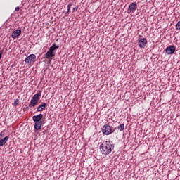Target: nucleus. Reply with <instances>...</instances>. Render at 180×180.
Listing matches in <instances>:
<instances>
[{
    "label": "nucleus",
    "mask_w": 180,
    "mask_h": 180,
    "mask_svg": "<svg viewBox=\"0 0 180 180\" xmlns=\"http://www.w3.org/2000/svg\"><path fill=\"white\" fill-rule=\"evenodd\" d=\"M58 46L56 45V44H53L48 50L46 53L45 54V57L47 58V60H49V61H51L53 60V57L56 56V49H58Z\"/></svg>",
    "instance_id": "2"
},
{
    "label": "nucleus",
    "mask_w": 180,
    "mask_h": 180,
    "mask_svg": "<svg viewBox=\"0 0 180 180\" xmlns=\"http://www.w3.org/2000/svg\"><path fill=\"white\" fill-rule=\"evenodd\" d=\"M176 49V48H175L174 46H169L166 48L165 51H166L167 54L171 55V54H174V53H175Z\"/></svg>",
    "instance_id": "8"
},
{
    "label": "nucleus",
    "mask_w": 180,
    "mask_h": 180,
    "mask_svg": "<svg viewBox=\"0 0 180 180\" xmlns=\"http://www.w3.org/2000/svg\"><path fill=\"white\" fill-rule=\"evenodd\" d=\"M9 140V136H6L4 139L0 140V147H2V146H5L8 141Z\"/></svg>",
    "instance_id": "12"
},
{
    "label": "nucleus",
    "mask_w": 180,
    "mask_h": 180,
    "mask_svg": "<svg viewBox=\"0 0 180 180\" xmlns=\"http://www.w3.org/2000/svg\"><path fill=\"white\" fill-rule=\"evenodd\" d=\"M14 105H19V100H18V99H16V100L15 101Z\"/></svg>",
    "instance_id": "18"
},
{
    "label": "nucleus",
    "mask_w": 180,
    "mask_h": 180,
    "mask_svg": "<svg viewBox=\"0 0 180 180\" xmlns=\"http://www.w3.org/2000/svg\"><path fill=\"white\" fill-rule=\"evenodd\" d=\"M2 137V133H0V139Z\"/></svg>",
    "instance_id": "21"
},
{
    "label": "nucleus",
    "mask_w": 180,
    "mask_h": 180,
    "mask_svg": "<svg viewBox=\"0 0 180 180\" xmlns=\"http://www.w3.org/2000/svg\"><path fill=\"white\" fill-rule=\"evenodd\" d=\"M46 106H47V104H46V103L41 104L37 108V112H41L43 110V109H44V108H46Z\"/></svg>",
    "instance_id": "13"
},
{
    "label": "nucleus",
    "mask_w": 180,
    "mask_h": 180,
    "mask_svg": "<svg viewBox=\"0 0 180 180\" xmlns=\"http://www.w3.org/2000/svg\"><path fill=\"white\" fill-rule=\"evenodd\" d=\"M41 97V91H40L39 93H37L34 94L32 99L30 100V103L29 104V108H34V106H37L39 103V101H40V98Z\"/></svg>",
    "instance_id": "3"
},
{
    "label": "nucleus",
    "mask_w": 180,
    "mask_h": 180,
    "mask_svg": "<svg viewBox=\"0 0 180 180\" xmlns=\"http://www.w3.org/2000/svg\"><path fill=\"white\" fill-rule=\"evenodd\" d=\"M71 6H72V3H70L68 5V9H67V11H66V13H65V16H68V13H70V11L71 9Z\"/></svg>",
    "instance_id": "14"
},
{
    "label": "nucleus",
    "mask_w": 180,
    "mask_h": 180,
    "mask_svg": "<svg viewBox=\"0 0 180 180\" xmlns=\"http://www.w3.org/2000/svg\"><path fill=\"white\" fill-rule=\"evenodd\" d=\"M113 144L110 141H105L100 145V151L103 155H109L112 151H113Z\"/></svg>",
    "instance_id": "1"
},
{
    "label": "nucleus",
    "mask_w": 180,
    "mask_h": 180,
    "mask_svg": "<svg viewBox=\"0 0 180 180\" xmlns=\"http://www.w3.org/2000/svg\"><path fill=\"white\" fill-rule=\"evenodd\" d=\"M2 54H3L2 51H0V60L1 58H2Z\"/></svg>",
    "instance_id": "20"
},
{
    "label": "nucleus",
    "mask_w": 180,
    "mask_h": 180,
    "mask_svg": "<svg viewBox=\"0 0 180 180\" xmlns=\"http://www.w3.org/2000/svg\"><path fill=\"white\" fill-rule=\"evenodd\" d=\"M78 8H79V6H76L75 8H73V12H77V11H78Z\"/></svg>",
    "instance_id": "17"
},
{
    "label": "nucleus",
    "mask_w": 180,
    "mask_h": 180,
    "mask_svg": "<svg viewBox=\"0 0 180 180\" xmlns=\"http://www.w3.org/2000/svg\"><path fill=\"white\" fill-rule=\"evenodd\" d=\"M41 126H43V121L36 122L34 123L35 130H40L41 129Z\"/></svg>",
    "instance_id": "11"
},
{
    "label": "nucleus",
    "mask_w": 180,
    "mask_h": 180,
    "mask_svg": "<svg viewBox=\"0 0 180 180\" xmlns=\"http://www.w3.org/2000/svg\"><path fill=\"white\" fill-rule=\"evenodd\" d=\"M34 60H36V55L30 54L25 59V64H32L34 63Z\"/></svg>",
    "instance_id": "6"
},
{
    "label": "nucleus",
    "mask_w": 180,
    "mask_h": 180,
    "mask_svg": "<svg viewBox=\"0 0 180 180\" xmlns=\"http://www.w3.org/2000/svg\"><path fill=\"white\" fill-rule=\"evenodd\" d=\"M41 119H43V114H39L32 117L33 122H41Z\"/></svg>",
    "instance_id": "10"
},
{
    "label": "nucleus",
    "mask_w": 180,
    "mask_h": 180,
    "mask_svg": "<svg viewBox=\"0 0 180 180\" xmlns=\"http://www.w3.org/2000/svg\"><path fill=\"white\" fill-rule=\"evenodd\" d=\"M138 46L140 49H144L147 46V39L146 38H142L138 42Z\"/></svg>",
    "instance_id": "7"
},
{
    "label": "nucleus",
    "mask_w": 180,
    "mask_h": 180,
    "mask_svg": "<svg viewBox=\"0 0 180 180\" xmlns=\"http://www.w3.org/2000/svg\"><path fill=\"white\" fill-rule=\"evenodd\" d=\"M22 34V30H16L13 32L11 37L13 39H18Z\"/></svg>",
    "instance_id": "9"
},
{
    "label": "nucleus",
    "mask_w": 180,
    "mask_h": 180,
    "mask_svg": "<svg viewBox=\"0 0 180 180\" xmlns=\"http://www.w3.org/2000/svg\"><path fill=\"white\" fill-rule=\"evenodd\" d=\"M102 131L103 134H105V136H109V134H112V133H115L113 127H110L109 124H105L103 127Z\"/></svg>",
    "instance_id": "4"
},
{
    "label": "nucleus",
    "mask_w": 180,
    "mask_h": 180,
    "mask_svg": "<svg viewBox=\"0 0 180 180\" xmlns=\"http://www.w3.org/2000/svg\"><path fill=\"white\" fill-rule=\"evenodd\" d=\"M136 10H137V4L136 2H133L129 6L127 13H134Z\"/></svg>",
    "instance_id": "5"
},
{
    "label": "nucleus",
    "mask_w": 180,
    "mask_h": 180,
    "mask_svg": "<svg viewBox=\"0 0 180 180\" xmlns=\"http://www.w3.org/2000/svg\"><path fill=\"white\" fill-rule=\"evenodd\" d=\"M15 12H19V11H20V8L19 6L15 7Z\"/></svg>",
    "instance_id": "19"
},
{
    "label": "nucleus",
    "mask_w": 180,
    "mask_h": 180,
    "mask_svg": "<svg viewBox=\"0 0 180 180\" xmlns=\"http://www.w3.org/2000/svg\"><path fill=\"white\" fill-rule=\"evenodd\" d=\"M176 30H180V21H179L176 25Z\"/></svg>",
    "instance_id": "16"
},
{
    "label": "nucleus",
    "mask_w": 180,
    "mask_h": 180,
    "mask_svg": "<svg viewBox=\"0 0 180 180\" xmlns=\"http://www.w3.org/2000/svg\"><path fill=\"white\" fill-rule=\"evenodd\" d=\"M117 129L120 130V131H123V130H124V124H120L117 127Z\"/></svg>",
    "instance_id": "15"
}]
</instances>
